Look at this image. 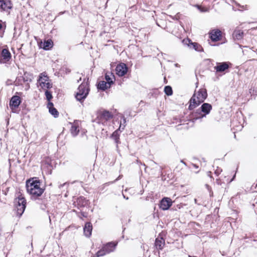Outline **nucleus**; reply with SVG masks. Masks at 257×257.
I'll list each match as a JSON object with an SVG mask.
<instances>
[{"label":"nucleus","mask_w":257,"mask_h":257,"mask_svg":"<svg viewBox=\"0 0 257 257\" xmlns=\"http://www.w3.org/2000/svg\"><path fill=\"white\" fill-rule=\"evenodd\" d=\"M39 180H29L26 183V188L28 193L31 195V199L35 201L36 203L40 205V208L44 210L46 208L45 200L41 197L44 189L40 188Z\"/></svg>","instance_id":"obj_1"},{"label":"nucleus","mask_w":257,"mask_h":257,"mask_svg":"<svg viewBox=\"0 0 257 257\" xmlns=\"http://www.w3.org/2000/svg\"><path fill=\"white\" fill-rule=\"evenodd\" d=\"M207 90L205 88H200L197 92H195L190 99L189 110H192L203 103L207 97Z\"/></svg>","instance_id":"obj_2"},{"label":"nucleus","mask_w":257,"mask_h":257,"mask_svg":"<svg viewBox=\"0 0 257 257\" xmlns=\"http://www.w3.org/2000/svg\"><path fill=\"white\" fill-rule=\"evenodd\" d=\"M212 109V105L208 103H203L200 108L192 114V119L194 122L197 119H201L209 114Z\"/></svg>","instance_id":"obj_3"},{"label":"nucleus","mask_w":257,"mask_h":257,"mask_svg":"<svg viewBox=\"0 0 257 257\" xmlns=\"http://www.w3.org/2000/svg\"><path fill=\"white\" fill-rule=\"evenodd\" d=\"M89 88L87 82H82L78 87V91L75 94L77 100L83 102L88 95Z\"/></svg>","instance_id":"obj_4"},{"label":"nucleus","mask_w":257,"mask_h":257,"mask_svg":"<svg viewBox=\"0 0 257 257\" xmlns=\"http://www.w3.org/2000/svg\"><path fill=\"white\" fill-rule=\"evenodd\" d=\"M15 209L17 214L21 216L24 213L26 207V200L22 194L19 195L14 200Z\"/></svg>","instance_id":"obj_5"},{"label":"nucleus","mask_w":257,"mask_h":257,"mask_svg":"<svg viewBox=\"0 0 257 257\" xmlns=\"http://www.w3.org/2000/svg\"><path fill=\"white\" fill-rule=\"evenodd\" d=\"M49 78L46 72L40 73L38 79V83L43 89H50L52 87V84L49 82Z\"/></svg>","instance_id":"obj_6"},{"label":"nucleus","mask_w":257,"mask_h":257,"mask_svg":"<svg viewBox=\"0 0 257 257\" xmlns=\"http://www.w3.org/2000/svg\"><path fill=\"white\" fill-rule=\"evenodd\" d=\"M231 65V64L229 62L217 63L216 66L214 67V70L218 73L223 72L228 69Z\"/></svg>","instance_id":"obj_7"},{"label":"nucleus","mask_w":257,"mask_h":257,"mask_svg":"<svg viewBox=\"0 0 257 257\" xmlns=\"http://www.w3.org/2000/svg\"><path fill=\"white\" fill-rule=\"evenodd\" d=\"M21 99L20 96L14 95L10 99L9 105L11 109L13 110L14 108H18L21 103Z\"/></svg>","instance_id":"obj_8"},{"label":"nucleus","mask_w":257,"mask_h":257,"mask_svg":"<svg viewBox=\"0 0 257 257\" xmlns=\"http://www.w3.org/2000/svg\"><path fill=\"white\" fill-rule=\"evenodd\" d=\"M122 124L121 123L119 125V128L115 130L111 135V138H112L115 142V143L117 145L120 143L119 141V136L120 132H122L125 128V125H123L122 127Z\"/></svg>","instance_id":"obj_9"},{"label":"nucleus","mask_w":257,"mask_h":257,"mask_svg":"<svg viewBox=\"0 0 257 257\" xmlns=\"http://www.w3.org/2000/svg\"><path fill=\"white\" fill-rule=\"evenodd\" d=\"M172 204V201L170 198L164 197L160 201L159 206L161 209L166 210L171 206Z\"/></svg>","instance_id":"obj_10"},{"label":"nucleus","mask_w":257,"mask_h":257,"mask_svg":"<svg viewBox=\"0 0 257 257\" xmlns=\"http://www.w3.org/2000/svg\"><path fill=\"white\" fill-rule=\"evenodd\" d=\"M209 38L213 42H216L220 40L221 32L219 29H214L209 33Z\"/></svg>","instance_id":"obj_11"},{"label":"nucleus","mask_w":257,"mask_h":257,"mask_svg":"<svg viewBox=\"0 0 257 257\" xmlns=\"http://www.w3.org/2000/svg\"><path fill=\"white\" fill-rule=\"evenodd\" d=\"M116 73L119 76H124L127 71V67L125 63H121L117 65L115 68Z\"/></svg>","instance_id":"obj_12"},{"label":"nucleus","mask_w":257,"mask_h":257,"mask_svg":"<svg viewBox=\"0 0 257 257\" xmlns=\"http://www.w3.org/2000/svg\"><path fill=\"white\" fill-rule=\"evenodd\" d=\"M11 58V54L7 49H3L0 57V63H5L9 61Z\"/></svg>","instance_id":"obj_13"},{"label":"nucleus","mask_w":257,"mask_h":257,"mask_svg":"<svg viewBox=\"0 0 257 257\" xmlns=\"http://www.w3.org/2000/svg\"><path fill=\"white\" fill-rule=\"evenodd\" d=\"M12 4L10 0H0V11H6L12 9Z\"/></svg>","instance_id":"obj_14"},{"label":"nucleus","mask_w":257,"mask_h":257,"mask_svg":"<svg viewBox=\"0 0 257 257\" xmlns=\"http://www.w3.org/2000/svg\"><path fill=\"white\" fill-rule=\"evenodd\" d=\"M165 240L163 237L159 236L156 238L155 246L157 250H162L165 246Z\"/></svg>","instance_id":"obj_15"},{"label":"nucleus","mask_w":257,"mask_h":257,"mask_svg":"<svg viewBox=\"0 0 257 257\" xmlns=\"http://www.w3.org/2000/svg\"><path fill=\"white\" fill-rule=\"evenodd\" d=\"M92 230V225L91 222H86L83 227V232L84 235L87 237H89L91 235Z\"/></svg>","instance_id":"obj_16"},{"label":"nucleus","mask_w":257,"mask_h":257,"mask_svg":"<svg viewBox=\"0 0 257 257\" xmlns=\"http://www.w3.org/2000/svg\"><path fill=\"white\" fill-rule=\"evenodd\" d=\"M100 117L102 119L107 121L112 118L113 115L110 111L104 110L100 113Z\"/></svg>","instance_id":"obj_17"},{"label":"nucleus","mask_w":257,"mask_h":257,"mask_svg":"<svg viewBox=\"0 0 257 257\" xmlns=\"http://www.w3.org/2000/svg\"><path fill=\"white\" fill-rule=\"evenodd\" d=\"M116 243H115L112 242H110L106 243L103 247L107 253H109L111 252H112L114 250L115 247L116 246Z\"/></svg>","instance_id":"obj_18"},{"label":"nucleus","mask_w":257,"mask_h":257,"mask_svg":"<svg viewBox=\"0 0 257 257\" xmlns=\"http://www.w3.org/2000/svg\"><path fill=\"white\" fill-rule=\"evenodd\" d=\"M53 45V42L51 39L45 40L43 43H41L40 47L45 50H50Z\"/></svg>","instance_id":"obj_19"},{"label":"nucleus","mask_w":257,"mask_h":257,"mask_svg":"<svg viewBox=\"0 0 257 257\" xmlns=\"http://www.w3.org/2000/svg\"><path fill=\"white\" fill-rule=\"evenodd\" d=\"M243 34L244 33L242 30H236L233 32L232 36L234 39L240 40L242 38Z\"/></svg>","instance_id":"obj_20"},{"label":"nucleus","mask_w":257,"mask_h":257,"mask_svg":"<svg viewBox=\"0 0 257 257\" xmlns=\"http://www.w3.org/2000/svg\"><path fill=\"white\" fill-rule=\"evenodd\" d=\"M78 122L74 121V123L72 125L71 128V133L72 135L74 137L76 136L79 132V129L78 128Z\"/></svg>","instance_id":"obj_21"},{"label":"nucleus","mask_w":257,"mask_h":257,"mask_svg":"<svg viewBox=\"0 0 257 257\" xmlns=\"http://www.w3.org/2000/svg\"><path fill=\"white\" fill-rule=\"evenodd\" d=\"M77 205L80 207H84L88 203V200L83 196H80L77 201Z\"/></svg>","instance_id":"obj_22"},{"label":"nucleus","mask_w":257,"mask_h":257,"mask_svg":"<svg viewBox=\"0 0 257 257\" xmlns=\"http://www.w3.org/2000/svg\"><path fill=\"white\" fill-rule=\"evenodd\" d=\"M110 87V86L108 85V84L104 81H100L97 85V88L103 91L105 90Z\"/></svg>","instance_id":"obj_23"},{"label":"nucleus","mask_w":257,"mask_h":257,"mask_svg":"<svg viewBox=\"0 0 257 257\" xmlns=\"http://www.w3.org/2000/svg\"><path fill=\"white\" fill-rule=\"evenodd\" d=\"M25 77H18L16 78V80L14 82V84L16 86H19L20 85H22L23 83L25 82Z\"/></svg>","instance_id":"obj_24"},{"label":"nucleus","mask_w":257,"mask_h":257,"mask_svg":"<svg viewBox=\"0 0 257 257\" xmlns=\"http://www.w3.org/2000/svg\"><path fill=\"white\" fill-rule=\"evenodd\" d=\"M164 92L168 96H171L173 94V90L171 86L169 85L166 86L164 88Z\"/></svg>","instance_id":"obj_25"},{"label":"nucleus","mask_w":257,"mask_h":257,"mask_svg":"<svg viewBox=\"0 0 257 257\" xmlns=\"http://www.w3.org/2000/svg\"><path fill=\"white\" fill-rule=\"evenodd\" d=\"M49 112L55 118L57 117L59 115L58 110L54 107H50L49 109Z\"/></svg>","instance_id":"obj_26"},{"label":"nucleus","mask_w":257,"mask_h":257,"mask_svg":"<svg viewBox=\"0 0 257 257\" xmlns=\"http://www.w3.org/2000/svg\"><path fill=\"white\" fill-rule=\"evenodd\" d=\"M106 254H107L105 250L104 249V247H102V248L101 249L99 250L95 254V256L94 257H99L102 256Z\"/></svg>","instance_id":"obj_27"},{"label":"nucleus","mask_w":257,"mask_h":257,"mask_svg":"<svg viewBox=\"0 0 257 257\" xmlns=\"http://www.w3.org/2000/svg\"><path fill=\"white\" fill-rule=\"evenodd\" d=\"M191 44L193 45V48L196 51H198V52H201L203 51L202 47L201 46V45H200L198 43L194 42V43H191Z\"/></svg>","instance_id":"obj_28"},{"label":"nucleus","mask_w":257,"mask_h":257,"mask_svg":"<svg viewBox=\"0 0 257 257\" xmlns=\"http://www.w3.org/2000/svg\"><path fill=\"white\" fill-rule=\"evenodd\" d=\"M105 79L106 80L105 82L108 84V85L111 86V85L113 83V81L112 80V78L107 74H105Z\"/></svg>","instance_id":"obj_29"},{"label":"nucleus","mask_w":257,"mask_h":257,"mask_svg":"<svg viewBox=\"0 0 257 257\" xmlns=\"http://www.w3.org/2000/svg\"><path fill=\"white\" fill-rule=\"evenodd\" d=\"M45 94L47 100L48 101H50V100L53 98L52 93L50 91L46 90L45 92Z\"/></svg>","instance_id":"obj_30"},{"label":"nucleus","mask_w":257,"mask_h":257,"mask_svg":"<svg viewBox=\"0 0 257 257\" xmlns=\"http://www.w3.org/2000/svg\"><path fill=\"white\" fill-rule=\"evenodd\" d=\"M222 172V169L219 167H217V169L215 171V174L218 176L219 175L220 173Z\"/></svg>","instance_id":"obj_31"},{"label":"nucleus","mask_w":257,"mask_h":257,"mask_svg":"<svg viewBox=\"0 0 257 257\" xmlns=\"http://www.w3.org/2000/svg\"><path fill=\"white\" fill-rule=\"evenodd\" d=\"M121 119L122 120L120 121V124L121 123L122 124V125L124 124L125 125L126 118H125V117L124 116H122L121 117ZM122 126H123V125H122Z\"/></svg>","instance_id":"obj_32"},{"label":"nucleus","mask_w":257,"mask_h":257,"mask_svg":"<svg viewBox=\"0 0 257 257\" xmlns=\"http://www.w3.org/2000/svg\"><path fill=\"white\" fill-rule=\"evenodd\" d=\"M108 183H106L104 184L103 186L99 187V190L100 191H102L104 189V187L105 186H108Z\"/></svg>","instance_id":"obj_33"},{"label":"nucleus","mask_w":257,"mask_h":257,"mask_svg":"<svg viewBox=\"0 0 257 257\" xmlns=\"http://www.w3.org/2000/svg\"><path fill=\"white\" fill-rule=\"evenodd\" d=\"M28 74H29L28 73H27V72H25L24 73V76L23 77H25V82H27V81H29L28 78L27 76V75H28Z\"/></svg>","instance_id":"obj_34"},{"label":"nucleus","mask_w":257,"mask_h":257,"mask_svg":"<svg viewBox=\"0 0 257 257\" xmlns=\"http://www.w3.org/2000/svg\"><path fill=\"white\" fill-rule=\"evenodd\" d=\"M54 107L53 103L51 102H49L48 103V107L49 108L50 107Z\"/></svg>","instance_id":"obj_35"},{"label":"nucleus","mask_w":257,"mask_h":257,"mask_svg":"<svg viewBox=\"0 0 257 257\" xmlns=\"http://www.w3.org/2000/svg\"><path fill=\"white\" fill-rule=\"evenodd\" d=\"M12 83H12V80H8L7 81V82H6V84H7V85H11V84H12Z\"/></svg>","instance_id":"obj_36"},{"label":"nucleus","mask_w":257,"mask_h":257,"mask_svg":"<svg viewBox=\"0 0 257 257\" xmlns=\"http://www.w3.org/2000/svg\"><path fill=\"white\" fill-rule=\"evenodd\" d=\"M65 185H67L66 183H63V184H60L59 186V188H62L63 187L65 186Z\"/></svg>","instance_id":"obj_37"},{"label":"nucleus","mask_w":257,"mask_h":257,"mask_svg":"<svg viewBox=\"0 0 257 257\" xmlns=\"http://www.w3.org/2000/svg\"><path fill=\"white\" fill-rule=\"evenodd\" d=\"M192 165L195 168H198V166H197V165L195 164H192Z\"/></svg>","instance_id":"obj_38"},{"label":"nucleus","mask_w":257,"mask_h":257,"mask_svg":"<svg viewBox=\"0 0 257 257\" xmlns=\"http://www.w3.org/2000/svg\"><path fill=\"white\" fill-rule=\"evenodd\" d=\"M182 163H183L185 166H187V164L183 161V160H181L180 161Z\"/></svg>","instance_id":"obj_39"},{"label":"nucleus","mask_w":257,"mask_h":257,"mask_svg":"<svg viewBox=\"0 0 257 257\" xmlns=\"http://www.w3.org/2000/svg\"><path fill=\"white\" fill-rule=\"evenodd\" d=\"M194 202H195V203L196 204H198V205H200V203H198L197 202V199H194Z\"/></svg>","instance_id":"obj_40"},{"label":"nucleus","mask_w":257,"mask_h":257,"mask_svg":"<svg viewBox=\"0 0 257 257\" xmlns=\"http://www.w3.org/2000/svg\"><path fill=\"white\" fill-rule=\"evenodd\" d=\"M211 174V172L210 171H209V172H207L208 176H210L211 178L212 177L210 176Z\"/></svg>","instance_id":"obj_41"},{"label":"nucleus","mask_w":257,"mask_h":257,"mask_svg":"<svg viewBox=\"0 0 257 257\" xmlns=\"http://www.w3.org/2000/svg\"><path fill=\"white\" fill-rule=\"evenodd\" d=\"M123 196L124 198L126 199V200H127L128 199V197H125L124 195H123Z\"/></svg>","instance_id":"obj_42"},{"label":"nucleus","mask_w":257,"mask_h":257,"mask_svg":"<svg viewBox=\"0 0 257 257\" xmlns=\"http://www.w3.org/2000/svg\"><path fill=\"white\" fill-rule=\"evenodd\" d=\"M235 177V175H234L233 176V178H232V179H231V181H232V180L234 179Z\"/></svg>","instance_id":"obj_43"},{"label":"nucleus","mask_w":257,"mask_h":257,"mask_svg":"<svg viewBox=\"0 0 257 257\" xmlns=\"http://www.w3.org/2000/svg\"><path fill=\"white\" fill-rule=\"evenodd\" d=\"M188 257H192V256H191L190 255H188ZM193 257H197V256H193Z\"/></svg>","instance_id":"obj_44"},{"label":"nucleus","mask_w":257,"mask_h":257,"mask_svg":"<svg viewBox=\"0 0 257 257\" xmlns=\"http://www.w3.org/2000/svg\"><path fill=\"white\" fill-rule=\"evenodd\" d=\"M140 164H141V165H143V164H142V163H141V162H140ZM143 165H144V166H145V164H143Z\"/></svg>","instance_id":"obj_45"},{"label":"nucleus","mask_w":257,"mask_h":257,"mask_svg":"<svg viewBox=\"0 0 257 257\" xmlns=\"http://www.w3.org/2000/svg\"><path fill=\"white\" fill-rule=\"evenodd\" d=\"M187 40L189 42L191 41L189 39H187Z\"/></svg>","instance_id":"obj_46"},{"label":"nucleus","mask_w":257,"mask_h":257,"mask_svg":"<svg viewBox=\"0 0 257 257\" xmlns=\"http://www.w3.org/2000/svg\"><path fill=\"white\" fill-rule=\"evenodd\" d=\"M137 161L138 163H139V161L138 160H137Z\"/></svg>","instance_id":"obj_47"},{"label":"nucleus","mask_w":257,"mask_h":257,"mask_svg":"<svg viewBox=\"0 0 257 257\" xmlns=\"http://www.w3.org/2000/svg\"><path fill=\"white\" fill-rule=\"evenodd\" d=\"M49 218L50 219V221H51L50 217H49Z\"/></svg>","instance_id":"obj_48"}]
</instances>
